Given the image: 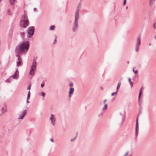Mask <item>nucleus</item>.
I'll return each instance as SVG.
<instances>
[{"label":"nucleus","mask_w":156,"mask_h":156,"mask_svg":"<svg viewBox=\"0 0 156 156\" xmlns=\"http://www.w3.org/2000/svg\"><path fill=\"white\" fill-rule=\"evenodd\" d=\"M17 56L18 57V61L17 62V66H19L21 64V58H20L19 55H17Z\"/></svg>","instance_id":"9b49d317"},{"label":"nucleus","mask_w":156,"mask_h":156,"mask_svg":"<svg viewBox=\"0 0 156 156\" xmlns=\"http://www.w3.org/2000/svg\"><path fill=\"white\" fill-rule=\"evenodd\" d=\"M142 88L141 87L140 88V91H139V96H138V102H139V103H140V97L141 96V93H142Z\"/></svg>","instance_id":"f8f14e48"},{"label":"nucleus","mask_w":156,"mask_h":156,"mask_svg":"<svg viewBox=\"0 0 156 156\" xmlns=\"http://www.w3.org/2000/svg\"><path fill=\"white\" fill-rule=\"evenodd\" d=\"M45 95V93L42 92H41V95L44 98V96Z\"/></svg>","instance_id":"b1692460"},{"label":"nucleus","mask_w":156,"mask_h":156,"mask_svg":"<svg viewBox=\"0 0 156 156\" xmlns=\"http://www.w3.org/2000/svg\"><path fill=\"white\" fill-rule=\"evenodd\" d=\"M154 28H155V25H154Z\"/></svg>","instance_id":"c03bdc74"},{"label":"nucleus","mask_w":156,"mask_h":156,"mask_svg":"<svg viewBox=\"0 0 156 156\" xmlns=\"http://www.w3.org/2000/svg\"><path fill=\"white\" fill-rule=\"evenodd\" d=\"M56 36H55V42L53 43V44H55V42L56 41Z\"/></svg>","instance_id":"f704fd0d"},{"label":"nucleus","mask_w":156,"mask_h":156,"mask_svg":"<svg viewBox=\"0 0 156 156\" xmlns=\"http://www.w3.org/2000/svg\"><path fill=\"white\" fill-rule=\"evenodd\" d=\"M29 22L27 19V16L25 15L23 16V20L21 21L20 25L21 26L25 28H26L29 24Z\"/></svg>","instance_id":"7ed1b4c3"},{"label":"nucleus","mask_w":156,"mask_h":156,"mask_svg":"<svg viewBox=\"0 0 156 156\" xmlns=\"http://www.w3.org/2000/svg\"><path fill=\"white\" fill-rule=\"evenodd\" d=\"M49 119L50 121L51 124L53 126H54L55 125L56 121V118L55 116L53 114H51L49 117Z\"/></svg>","instance_id":"20e7f679"},{"label":"nucleus","mask_w":156,"mask_h":156,"mask_svg":"<svg viewBox=\"0 0 156 156\" xmlns=\"http://www.w3.org/2000/svg\"><path fill=\"white\" fill-rule=\"evenodd\" d=\"M30 84L27 88V90H30Z\"/></svg>","instance_id":"bb28decb"},{"label":"nucleus","mask_w":156,"mask_h":156,"mask_svg":"<svg viewBox=\"0 0 156 156\" xmlns=\"http://www.w3.org/2000/svg\"><path fill=\"white\" fill-rule=\"evenodd\" d=\"M1 1L2 0H0V2H1Z\"/></svg>","instance_id":"a18cd8bd"},{"label":"nucleus","mask_w":156,"mask_h":156,"mask_svg":"<svg viewBox=\"0 0 156 156\" xmlns=\"http://www.w3.org/2000/svg\"><path fill=\"white\" fill-rule=\"evenodd\" d=\"M107 105L106 104H105V105L104 107L102 108V110H104L107 109Z\"/></svg>","instance_id":"a211bd4d"},{"label":"nucleus","mask_w":156,"mask_h":156,"mask_svg":"<svg viewBox=\"0 0 156 156\" xmlns=\"http://www.w3.org/2000/svg\"><path fill=\"white\" fill-rule=\"evenodd\" d=\"M128 81L130 83L131 87H132L133 85V83L131 81V79H129Z\"/></svg>","instance_id":"dca6fc26"},{"label":"nucleus","mask_w":156,"mask_h":156,"mask_svg":"<svg viewBox=\"0 0 156 156\" xmlns=\"http://www.w3.org/2000/svg\"><path fill=\"white\" fill-rule=\"evenodd\" d=\"M121 84V82H119L117 84V87H116V90L117 91L118 90L119 88L120 87V85Z\"/></svg>","instance_id":"2eb2a0df"},{"label":"nucleus","mask_w":156,"mask_h":156,"mask_svg":"<svg viewBox=\"0 0 156 156\" xmlns=\"http://www.w3.org/2000/svg\"><path fill=\"white\" fill-rule=\"evenodd\" d=\"M125 119V114L124 113L122 114L120 112L117 116V122L118 125L121 127L123 125V122Z\"/></svg>","instance_id":"f03ea898"},{"label":"nucleus","mask_w":156,"mask_h":156,"mask_svg":"<svg viewBox=\"0 0 156 156\" xmlns=\"http://www.w3.org/2000/svg\"><path fill=\"white\" fill-rule=\"evenodd\" d=\"M154 38H155V39H156V35L155 36Z\"/></svg>","instance_id":"a19ab883"},{"label":"nucleus","mask_w":156,"mask_h":156,"mask_svg":"<svg viewBox=\"0 0 156 156\" xmlns=\"http://www.w3.org/2000/svg\"><path fill=\"white\" fill-rule=\"evenodd\" d=\"M36 8H35L34 9V10H36Z\"/></svg>","instance_id":"79ce46f5"},{"label":"nucleus","mask_w":156,"mask_h":156,"mask_svg":"<svg viewBox=\"0 0 156 156\" xmlns=\"http://www.w3.org/2000/svg\"><path fill=\"white\" fill-rule=\"evenodd\" d=\"M129 151H126L125 153L124 154V155H123V156H128V155L129 154ZM128 156H132L131 155H129Z\"/></svg>","instance_id":"f3484780"},{"label":"nucleus","mask_w":156,"mask_h":156,"mask_svg":"<svg viewBox=\"0 0 156 156\" xmlns=\"http://www.w3.org/2000/svg\"><path fill=\"white\" fill-rule=\"evenodd\" d=\"M36 66V63L35 61H34L33 62L31 66L30 70V75H33L34 73V70H35Z\"/></svg>","instance_id":"39448f33"},{"label":"nucleus","mask_w":156,"mask_h":156,"mask_svg":"<svg viewBox=\"0 0 156 156\" xmlns=\"http://www.w3.org/2000/svg\"><path fill=\"white\" fill-rule=\"evenodd\" d=\"M141 37L140 36L138 37L137 38V42L136 44V52L138 51L139 46L140 44Z\"/></svg>","instance_id":"0eeeda50"},{"label":"nucleus","mask_w":156,"mask_h":156,"mask_svg":"<svg viewBox=\"0 0 156 156\" xmlns=\"http://www.w3.org/2000/svg\"><path fill=\"white\" fill-rule=\"evenodd\" d=\"M134 69V68L133 69V72L135 73H136L137 72L136 71H135Z\"/></svg>","instance_id":"7c9ffc66"},{"label":"nucleus","mask_w":156,"mask_h":156,"mask_svg":"<svg viewBox=\"0 0 156 156\" xmlns=\"http://www.w3.org/2000/svg\"><path fill=\"white\" fill-rule=\"evenodd\" d=\"M107 101V100L106 99H105L104 100V101H103V103H105Z\"/></svg>","instance_id":"4c0bfd02"},{"label":"nucleus","mask_w":156,"mask_h":156,"mask_svg":"<svg viewBox=\"0 0 156 156\" xmlns=\"http://www.w3.org/2000/svg\"><path fill=\"white\" fill-rule=\"evenodd\" d=\"M44 86V83H43L41 84V87H43Z\"/></svg>","instance_id":"cd10ccee"},{"label":"nucleus","mask_w":156,"mask_h":156,"mask_svg":"<svg viewBox=\"0 0 156 156\" xmlns=\"http://www.w3.org/2000/svg\"><path fill=\"white\" fill-rule=\"evenodd\" d=\"M138 116H137V117L136 119V124H138Z\"/></svg>","instance_id":"393cba45"},{"label":"nucleus","mask_w":156,"mask_h":156,"mask_svg":"<svg viewBox=\"0 0 156 156\" xmlns=\"http://www.w3.org/2000/svg\"><path fill=\"white\" fill-rule=\"evenodd\" d=\"M30 91H29L28 92V94H27V99H29L30 98Z\"/></svg>","instance_id":"aec40b11"},{"label":"nucleus","mask_w":156,"mask_h":156,"mask_svg":"<svg viewBox=\"0 0 156 156\" xmlns=\"http://www.w3.org/2000/svg\"><path fill=\"white\" fill-rule=\"evenodd\" d=\"M10 11V9H9L8 10V11H7L8 13H9V14H10V13H9Z\"/></svg>","instance_id":"c9c22d12"},{"label":"nucleus","mask_w":156,"mask_h":156,"mask_svg":"<svg viewBox=\"0 0 156 156\" xmlns=\"http://www.w3.org/2000/svg\"><path fill=\"white\" fill-rule=\"evenodd\" d=\"M12 77L13 78H16L18 77V72L17 71H16L14 75L12 76Z\"/></svg>","instance_id":"ddd939ff"},{"label":"nucleus","mask_w":156,"mask_h":156,"mask_svg":"<svg viewBox=\"0 0 156 156\" xmlns=\"http://www.w3.org/2000/svg\"><path fill=\"white\" fill-rule=\"evenodd\" d=\"M74 89L73 88L70 87L69 89V97H70L71 94H72L74 91Z\"/></svg>","instance_id":"1a4fd4ad"},{"label":"nucleus","mask_w":156,"mask_h":156,"mask_svg":"<svg viewBox=\"0 0 156 156\" xmlns=\"http://www.w3.org/2000/svg\"><path fill=\"white\" fill-rule=\"evenodd\" d=\"M29 47V42L26 41L18 45L16 48V51L17 53H26L28 50Z\"/></svg>","instance_id":"f257e3e1"},{"label":"nucleus","mask_w":156,"mask_h":156,"mask_svg":"<svg viewBox=\"0 0 156 156\" xmlns=\"http://www.w3.org/2000/svg\"><path fill=\"white\" fill-rule=\"evenodd\" d=\"M134 69V68L133 69V72L135 73H136L137 72L136 71H135Z\"/></svg>","instance_id":"c756f323"},{"label":"nucleus","mask_w":156,"mask_h":156,"mask_svg":"<svg viewBox=\"0 0 156 156\" xmlns=\"http://www.w3.org/2000/svg\"><path fill=\"white\" fill-rule=\"evenodd\" d=\"M153 1H154V0H151L150 1V3H151V2H153Z\"/></svg>","instance_id":"58836bf2"},{"label":"nucleus","mask_w":156,"mask_h":156,"mask_svg":"<svg viewBox=\"0 0 156 156\" xmlns=\"http://www.w3.org/2000/svg\"><path fill=\"white\" fill-rule=\"evenodd\" d=\"M55 28V26L54 25H52L50 27L49 29L50 30H53Z\"/></svg>","instance_id":"6ab92c4d"},{"label":"nucleus","mask_w":156,"mask_h":156,"mask_svg":"<svg viewBox=\"0 0 156 156\" xmlns=\"http://www.w3.org/2000/svg\"><path fill=\"white\" fill-rule=\"evenodd\" d=\"M126 0H124V4H123L124 5H125L126 4Z\"/></svg>","instance_id":"c85d7f7f"},{"label":"nucleus","mask_w":156,"mask_h":156,"mask_svg":"<svg viewBox=\"0 0 156 156\" xmlns=\"http://www.w3.org/2000/svg\"><path fill=\"white\" fill-rule=\"evenodd\" d=\"M34 28L33 27H30L27 29L28 36L30 37L34 34Z\"/></svg>","instance_id":"423d86ee"},{"label":"nucleus","mask_w":156,"mask_h":156,"mask_svg":"<svg viewBox=\"0 0 156 156\" xmlns=\"http://www.w3.org/2000/svg\"><path fill=\"white\" fill-rule=\"evenodd\" d=\"M50 140H51L52 142H53V139L52 138H51V139H50Z\"/></svg>","instance_id":"e433bc0d"},{"label":"nucleus","mask_w":156,"mask_h":156,"mask_svg":"<svg viewBox=\"0 0 156 156\" xmlns=\"http://www.w3.org/2000/svg\"><path fill=\"white\" fill-rule=\"evenodd\" d=\"M118 91H117V90H116V92H113L112 94H111V95L112 96H113L115 94V95H117L118 94Z\"/></svg>","instance_id":"5701e85b"},{"label":"nucleus","mask_w":156,"mask_h":156,"mask_svg":"<svg viewBox=\"0 0 156 156\" xmlns=\"http://www.w3.org/2000/svg\"><path fill=\"white\" fill-rule=\"evenodd\" d=\"M134 69V68L133 69V72L135 73H136L137 72L136 71H135Z\"/></svg>","instance_id":"2f4dec72"},{"label":"nucleus","mask_w":156,"mask_h":156,"mask_svg":"<svg viewBox=\"0 0 156 156\" xmlns=\"http://www.w3.org/2000/svg\"><path fill=\"white\" fill-rule=\"evenodd\" d=\"M21 34L22 35V36H23V37H24V33L23 32V33H21Z\"/></svg>","instance_id":"473e14b6"},{"label":"nucleus","mask_w":156,"mask_h":156,"mask_svg":"<svg viewBox=\"0 0 156 156\" xmlns=\"http://www.w3.org/2000/svg\"><path fill=\"white\" fill-rule=\"evenodd\" d=\"M129 63V61H128V62H127V63Z\"/></svg>","instance_id":"37998d69"},{"label":"nucleus","mask_w":156,"mask_h":156,"mask_svg":"<svg viewBox=\"0 0 156 156\" xmlns=\"http://www.w3.org/2000/svg\"><path fill=\"white\" fill-rule=\"evenodd\" d=\"M11 79H7L5 80V82H7V83H10L11 81Z\"/></svg>","instance_id":"412c9836"},{"label":"nucleus","mask_w":156,"mask_h":156,"mask_svg":"<svg viewBox=\"0 0 156 156\" xmlns=\"http://www.w3.org/2000/svg\"><path fill=\"white\" fill-rule=\"evenodd\" d=\"M29 99H27V103H29Z\"/></svg>","instance_id":"72a5a7b5"},{"label":"nucleus","mask_w":156,"mask_h":156,"mask_svg":"<svg viewBox=\"0 0 156 156\" xmlns=\"http://www.w3.org/2000/svg\"><path fill=\"white\" fill-rule=\"evenodd\" d=\"M2 112L3 113L6 111V108L5 106L3 107L2 108Z\"/></svg>","instance_id":"4468645a"},{"label":"nucleus","mask_w":156,"mask_h":156,"mask_svg":"<svg viewBox=\"0 0 156 156\" xmlns=\"http://www.w3.org/2000/svg\"><path fill=\"white\" fill-rule=\"evenodd\" d=\"M77 16H76V17H75V18L76 19H77Z\"/></svg>","instance_id":"ea45409f"},{"label":"nucleus","mask_w":156,"mask_h":156,"mask_svg":"<svg viewBox=\"0 0 156 156\" xmlns=\"http://www.w3.org/2000/svg\"><path fill=\"white\" fill-rule=\"evenodd\" d=\"M139 131V125L138 124H136L135 135L137 136L138 134Z\"/></svg>","instance_id":"9d476101"},{"label":"nucleus","mask_w":156,"mask_h":156,"mask_svg":"<svg viewBox=\"0 0 156 156\" xmlns=\"http://www.w3.org/2000/svg\"><path fill=\"white\" fill-rule=\"evenodd\" d=\"M9 1L11 4H13L15 0H9Z\"/></svg>","instance_id":"4be33fe9"},{"label":"nucleus","mask_w":156,"mask_h":156,"mask_svg":"<svg viewBox=\"0 0 156 156\" xmlns=\"http://www.w3.org/2000/svg\"><path fill=\"white\" fill-rule=\"evenodd\" d=\"M73 83L72 82H70V84H69V86H70V87H72L73 86Z\"/></svg>","instance_id":"a878e982"},{"label":"nucleus","mask_w":156,"mask_h":156,"mask_svg":"<svg viewBox=\"0 0 156 156\" xmlns=\"http://www.w3.org/2000/svg\"><path fill=\"white\" fill-rule=\"evenodd\" d=\"M27 113V111L26 110L23 111L21 113V114L19 115V117L18 118V119H21L23 118L25 115Z\"/></svg>","instance_id":"6e6552de"}]
</instances>
